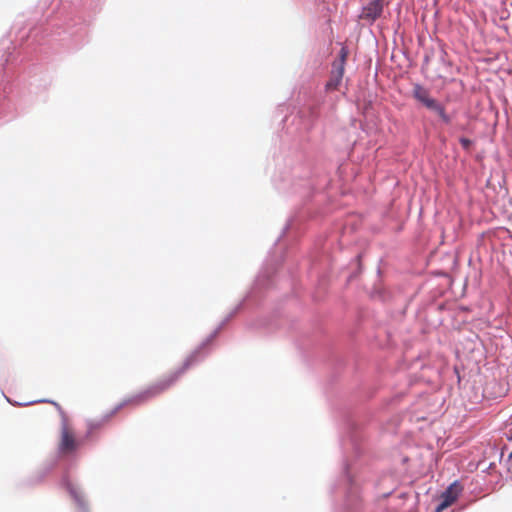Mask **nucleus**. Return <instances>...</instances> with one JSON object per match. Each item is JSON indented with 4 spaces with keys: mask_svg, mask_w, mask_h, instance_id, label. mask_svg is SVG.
I'll use <instances>...</instances> for the list:
<instances>
[{
    "mask_svg": "<svg viewBox=\"0 0 512 512\" xmlns=\"http://www.w3.org/2000/svg\"><path fill=\"white\" fill-rule=\"evenodd\" d=\"M198 355L199 351L192 352L185 358L179 367L163 375L160 379L146 387L144 390L123 400V402L117 407V410L125 406L141 405L167 391L198 360Z\"/></svg>",
    "mask_w": 512,
    "mask_h": 512,
    "instance_id": "nucleus-1",
    "label": "nucleus"
},
{
    "mask_svg": "<svg viewBox=\"0 0 512 512\" xmlns=\"http://www.w3.org/2000/svg\"><path fill=\"white\" fill-rule=\"evenodd\" d=\"M413 97L427 109L436 112L445 123L450 122V118L447 115L445 108L430 96V92L425 87L419 84L414 85Z\"/></svg>",
    "mask_w": 512,
    "mask_h": 512,
    "instance_id": "nucleus-2",
    "label": "nucleus"
},
{
    "mask_svg": "<svg viewBox=\"0 0 512 512\" xmlns=\"http://www.w3.org/2000/svg\"><path fill=\"white\" fill-rule=\"evenodd\" d=\"M349 55V51L347 47L343 46L339 52L338 59H336L332 64V70L330 73V78L325 85L326 90L334 91L338 90L343 76L345 72V64L347 57Z\"/></svg>",
    "mask_w": 512,
    "mask_h": 512,
    "instance_id": "nucleus-3",
    "label": "nucleus"
},
{
    "mask_svg": "<svg viewBox=\"0 0 512 512\" xmlns=\"http://www.w3.org/2000/svg\"><path fill=\"white\" fill-rule=\"evenodd\" d=\"M80 446L75 433L67 421H63L60 431V440L58 444L59 452L63 455H69L75 452Z\"/></svg>",
    "mask_w": 512,
    "mask_h": 512,
    "instance_id": "nucleus-4",
    "label": "nucleus"
},
{
    "mask_svg": "<svg viewBox=\"0 0 512 512\" xmlns=\"http://www.w3.org/2000/svg\"><path fill=\"white\" fill-rule=\"evenodd\" d=\"M462 491V487L458 482L452 483L441 495V503L438 505L436 512H441L451 506L458 498Z\"/></svg>",
    "mask_w": 512,
    "mask_h": 512,
    "instance_id": "nucleus-5",
    "label": "nucleus"
},
{
    "mask_svg": "<svg viewBox=\"0 0 512 512\" xmlns=\"http://www.w3.org/2000/svg\"><path fill=\"white\" fill-rule=\"evenodd\" d=\"M384 5L385 0H373L368 5L363 7L362 12L360 14V18L370 22H374L377 18L381 16Z\"/></svg>",
    "mask_w": 512,
    "mask_h": 512,
    "instance_id": "nucleus-6",
    "label": "nucleus"
},
{
    "mask_svg": "<svg viewBox=\"0 0 512 512\" xmlns=\"http://www.w3.org/2000/svg\"><path fill=\"white\" fill-rule=\"evenodd\" d=\"M460 143H461L462 147L465 149H468L471 145V141L467 138H461Z\"/></svg>",
    "mask_w": 512,
    "mask_h": 512,
    "instance_id": "nucleus-7",
    "label": "nucleus"
}]
</instances>
